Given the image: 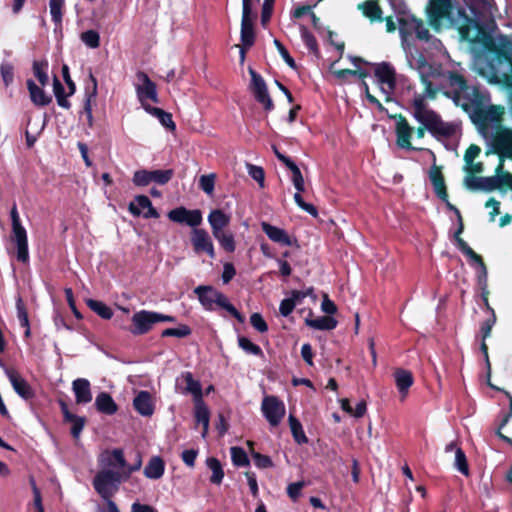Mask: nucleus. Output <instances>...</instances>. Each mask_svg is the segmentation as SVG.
I'll return each mask as SVG.
<instances>
[{
  "label": "nucleus",
  "mask_w": 512,
  "mask_h": 512,
  "mask_svg": "<svg viewBox=\"0 0 512 512\" xmlns=\"http://www.w3.org/2000/svg\"><path fill=\"white\" fill-rule=\"evenodd\" d=\"M454 466L463 475L467 476L469 474L467 458L461 448H456Z\"/></svg>",
  "instance_id": "obj_50"
},
{
  "label": "nucleus",
  "mask_w": 512,
  "mask_h": 512,
  "mask_svg": "<svg viewBox=\"0 0 512 512\" xmlns=\"http://www.w3.org/2000/svg\"><path fill=\"white\" fill-rule=\"evenodd\" d=\"M461 70L459 63H452L450 71L447 73L442 71V75L434 80L440 86L437 94L445 87L441 82V78H445L447 87L452 90V98L456 105L461 106L467 112H483L485 108H488L487 112L491 118L498 119L504 113V108L489 106L488 93L475 86H468Z\"/></svg>",
  "instance_id": "obj_3"
},
{
  "label": "nucleus",
  "mask_w": 512,
  "mask_h": 512,
  "mask_svg": "<svg viewBox=\"0 0 512 512\" xmlns=\"http://www.w3.org/2000/svg\"><path fill=\"white\" fill-rule=\"evenodd\" d=\"M263 416L271 426H278L285 416V405L276 396H266L262 400Z\"/></svg>",
  "instance_id": "obj_13"
},
{
  "label": "nucleus",
  "mask_w": 512,
  "mask_h": 512,
  "mask_svg": "<svg viewBox=\"0 0 512 512\" xmlns=\"http://www.w3.org/2000/svg\"><path fill=\"white\" fill-rule=\"evenodd\" d=\"M71 424V434L74 438H79L84 425H85V418L81 416H73L70 420L67 421Z\"/></svg>",
  "instance_id": "obj_53"
},
{
  "label": "nucleus",
  "mask_w": 512,
  "mask_h": 512,
  "mask_svg": "<svg viewBox=\"0 0 512 512\" xmlns=\"http://www.w3.org/2000/svg\"><path fill=\"white\" fill-rule=\"evenodd\" d=\"M64 7L65 0H49L50 15L56 28L62 26Z\"/></svg>",
  "instance_id": "obj_37"
},
{
  "label": "nucleus",
  "mask_w": 512,
  "mask_h": 512,
  "mask_svg": "<svg viewBox=\"0 0 512 512\" xmlns=\"http://www.w3.org/2000/svg\"><path fill=\"white\" fill-rule=\"evenodd\" d=\"M487 144L491 151L499 155L500 163L497 166V171H502L504 168V159L512 160V129L499 127L491 137L487 139Z\"/></svg>",
  "instance_id": "obj_8"
},
{
  "label": "nucleus",
  "mask_w": 512,
  "mask_h": 512,
  "mask_svg": "<svg viewBox=\"0 0 512 512\" xmlns=\"http://www.w3.org/2000/svg\"><path fill=\"white\" fill-rule=\"evenodd\" d=\"M215 175H202L199 179L200 188L208 195H211L214 191Z\"/></svg>",
  "instance_id": "obj_55"
},
{
  "label": "nucleus",
  "mask_w": 512,
  "mask_h": 512,
  "mask_svg": "<svg viewBox=\"0 0 512 512\" xmlns=\"http://www.w3.org/2000/svg\"><path fill=\"white\" fill-rule=\"evenodd\" d=\"M251 75V90L254 94L257 102L263 105L264 109L267 111H271L274 108L273 101L268 93V89L264 79L256 73L254 70L250 69Z\"/></svg>",
  "instance_id": "obj_15"
},
{
  "label": "nucleus",
  "mask_w": 512,
  "mask_h": 512,
  "mask_svg": "<svg viewBox=\"0 0 512 512\" xmlns=\"http://www.w3.org/2000/svg\"><path fill=\"white\" fill-rule=\"evenodd\" d=\"M214 238L219 242L221 247L227 252H234L236 249L234 236L232 233L221 232L214 236Z\"/></svg>",
  "instance_id": "obj_45"
},
{
  "label": "nucleus",
  "mask_w": 512,
  "mask_h": 512,
  "mask_svg": "<svg viewBox=\"0 0 512 512\" xmlns=\"http://www.w3.org/2000/svg\"><path fill=\"white\" fill-rule=\"evenodd\" d=\"M261 228L271 241L283 246L292 245L291 238L284 229L273 226L267 222H262Z\"/></svg>",
  "instance_id": "obj_25"
},
{
  "label": "nucleus",
  "mask_w": 512,
  "mask_h": 512,
  "mask_svg": "<svg viewBox=\"0 0 512 512\" xmlns=\"http://www.w3.org/2000/svg\"><path fill=\"white\" fill-rule=\"evenodd\" d=\"M275 0H264L262 4V12H261V23L265 26L272 15V10L274 6Z\"/></svg>",
  "instance_id": "obj_59"
},
{
  "label": "nucleus",
  "mask_w": 512,
  "mask_h": 512,
  "mask_svg": "<svg viewBox=\"0 0 512 512\" xmlns=\"http://www.w3.org/2000/svg\"><path fill=\"white\" fill-rule=\"evenodd\" d=\"M247 170L249 176L258 182L260 187H264L265 174L263 168L253 164H248Z\"/></svg>",
  "instance_id": "obj_54"
},
{
  "label": "nucleus",
  "mask_w": 512,
  "mask_h": 512,
  "mask_svg": "<svg viewBox=\"0 0 512 512\" xmlns=\"http://www.w3.org/2000/svg\"><path fill=\"white\" fill-rule=\"evenodd\" d=\"M254 30L252 22V1L242 0V19H241V42L240 49L241 60H244L245 50L254 44Z\"/></svg>",
  "instance_id": "obj_10"
},
{
  "label": "nucleus",
  "mask_w": 512,
  "mask_h": 512,
  "mask_svg": "<svg viewBox=\"0 0 512 512\" xmlns=\"http://www.w3.org/2000/svg\"><path fill=\"white\" fill-rule=\"evenodd\" d=\"M188 215V209L185 207H178L168 212V218L175 223H184L185 216Z\"/></svg>",
  "instance_id": "obj_58"
},
{
  "label": "nucleus",
  "mask_w": 512,
  "mask_h": 512,
  "mask_svg": "<svg viewBox=\"0 0 512 512\" xmlns=\"http://www.w3.org/2000/svg\"><path fill=\"white\" fill-rule=\"evenodd\" d=\"M289 426L291 429L292 436L298 444H305L308 442V438L305 435L302 424L293 415L289 416Z\"/></svg>",
  "instance_id": "obj_40"
},
{
  "label": "nucleus",
  "mask_w": 512,
  "mask_h": 512,
  "mask_svg": "<svg viewBox=\"0 0 512 512\" xmlns=\"http://www.w3.org/2000/svg\"><path fill=\"white\" fill-rule=\"evenodd\" d=\"M47 68H48L47 62L35 61L33 63V73L43 87H45L49 82V78L47 75Z\"/></svg>",
  "instance_id": "obj_46"
},
{
  "label": "nucleus",
  "mask_w": 512,
  "mask_h": 512,
  "mask_svg": "<svg viewBox=\"0 0 512 512\" xmlns=\"http://www.w3.org/2000/svg\"><path fill=\"white\" fill-rule=\"evenodd\" d=\"M252 457H253L255 465L259 468H269L273 465L270 457H268L266 455H262L258 452H254V453H252Z\"/></svg>",
  "instance_id": "obj_63"
},
{
  "label": "nucleus",
  "mask_w": 512,
  "mask_h": 512,
  "mask_svg": "<svg viewBox=\"0 0 512 512\" xmlns=\"http://www.w3.org/2000/svg\"><path fill=\"white\" fill-rule=\"evenodd\" d=\"M274 45L276 46L278 52L282 56L283 60L286 62L288 66L291 68H295L296 64L294 59L290 56L287 49L284 47V45L277 39H274Z\"/></svg>",
  "instance_id": "obj_60"
},
{
  "label": "nucleus",
  "mask_w": 512,
  "mask_h": 512,
  "mask_svg": "<svg viewBox=\"0 0 512 512\" xmlns=\"http://www.w3.org/2000/svg\"><path fill=\"white\" fill-rule=\"evenodd\" d=\"M455 243L457 248L469 258L470 265L475 268L478 285L481 290H485L487 288L488 275L482 258L458 235H455Z\"/></svg>",
  "instance_id": "obj_11"
},
{
  "label": "nucleus",
  "mask_w": 512,
  "mask_h": 512,
  "mask_svg": "<svg viewBox=\"0 0 512 512\" xmlns=\"http://www.w3.org/2000/svg\"><path fill=\"white\" fill-rule=\"evenodd\" d=\"M499 179L491 177L466 176L464 178V186L471 191L491 192L498 189Z\"/></svg>",
  "instance_id": "obj_19"
},
{
  "label": "nucleus",
  "mask_w": 512,
  "mask_h": 512,
  "mask_svg": "<svg viewBox=\"0 0 512 512\" xmlns=\"http://www.w3.org/2000/svg\"><path fill=\"white\" fill-rule=\"evenodd\" d=\"M173 176V170H137L133 175V183L136 186L144 187L149 185L151 182H155L160 185L168 183Z\"/></svg>",
  "instance_id": "obj_14"
},
{
  "label": "nucleus",
  "mask_w": 512,
  "mask_h": 512,
  "mask_svg": "<svg viewBox=\"0 0 512 512\" xmlns=\"http://www.w3.org/2000/svg\"><path fill=\"white\" fill-rule=\"evenodd\" d=\"M165 471V464L161 457L153 456L144 468V475L153 480L161 478Z\"/></svg>",
  "instance_id": "obj_30"
},
{
  "label": "nucleus",
  "mask_w": 512,
  "mask_h": 512,
  "mask_svg": "<svg viewBox=\"0 0 512 512\" xmlns=\"http://www.w3.org/2000/svg\"><path fill=\"white\" fill-rule=\"evenodd\" d=\"M413 133L414 128L409 125L408 121L404 117L399 116L396 120L397 144L401 148L414 150L415 148L411 145Z\"/></svg>",
  "instance_id": "obj_22"
},
{
  "label": "nucleus",
  "mask_w": 512,
  "mask_h": 512,
  "mask_svg": "<svg viewBox=\"0 0 512 512\" xmlns=\"http://www.w3.org/2000/svg\"><path fill=\"white\" fill-rule=\"evenodd\" d=\"M26 84L34 105L43 107L51 103L52 97L44 91L42 85L38 86L32 79H28Z\"/></svg>",
  "instance_id": "obj_26"
},
{
  "label": "nucleus",
  "mask_w": 512,
  "mask_h": 512,
  "mask_svg": "<svg viewBox=\"0 0 512 512\" xmlns=\"http://www.w3.org/2000/svg\"><path fill=\"white\" fill-rule=\"evenodd\" d=\"M305 486L303 481L290 483L287 487V494L292 500H296L301 493L302 488Z\"/></svg>",
  "instance_id": "obj_64"
},
{
  "label": "nucleus",
  "mask_w": 512,
  "mask_h": 512,
  "mask_svg": "<svg viewBox=\"0 0 512 512\" xmlns=\"http://www.w3.org/2000/svg\"><path fill=\"white\" fill-rule=\"evenodd\" d=\"M134 409L144 417H150L154 413V402L148 391H140L133 400Z\"/></svg>",
  "instance_id": "obj_24"
},
{
  "label": "nucleus",
  "mask_w": 512,
  "mask_h": 512,
  "mask_svg": "<svg viewBox=\"0 0 512 512\" xmlns=\"http://www.w3.org/2000/svg\"><path fill=\"white\" fill-rule=\"evenodd\" d=\"M146 112L154 117H156L162 126L169 129L170 131H174L176 129V125L172 119V115L161 108L157 107H146Z\"/></svg>",
  "instance_id": "obj_36"
},
{
  "label": "nucleus",
  "mask_w": 512,
  "mask_h": 512,
  "mask_svg": "<svg viewBox=\"0 0 512 512\" xmlns=\"http://www.w3.org/2000/svg\"><path fill=\"white\" fill-rule=\"evenodd\" d=\"M180 378L186 383V387L184 389L185 393L192 394L195 398V401H198V399H202L201 384L199 381L193 378L191 372L187 371L182 373Z\"/></svg>",
  "instance_id": "obj_32"
},
{
  "label": "nucleus",
  "mask_w": 512,
  "mask_h": 512,
  "mask_svg": "<svg viewBox=\"0 0 512 512\" xmlns=\"http://www.w3.org/2000/svg\"><path fill=\"white\" fill-rule=\"evenodd\" d=\"M87 305L103 319H110L113 316L112 309L101 301L89 299L87 301Z\"/></svg>",
  "instance_id": "obj_41"
},
{
  "label": "nucleus",
  "mask_w": 512,
  "mask_h": 512,
  "mask_svg": "<svg viewBox=\"0 0 512 512\" xmlns=\"http://www.w3.org/2000/svg\"><path fill=\"white\" fill-rule=\"evenodd\" d=\"M394 379L396 387L401 394L402 399H404L407 394L409 388L412 386L414 379L413 375L410 371L405 369H397L394 372Z\"/></svg>",
  "instance_id": "obj_29"
},
{
  "label": "nucleus",
  "mask_w": 512,
  "mask_h": 512,
  "mask_svg": "<svg viewBox=\"0 0 512 512\" xmlns=\"http://www.w3.org/2000/svg\"><path fill=\"white\" fill-rule=\"evenodd\" d=\"M231 459L235 466L244 467L249 464L246 452L240 447H232L230 449Z\"/></svg>",
  "instance_id": "obj_48"
},
{
  "label": "nucleus",
  "mask_w": 512,
  "mask_h": 512,
  "mask_svg": "<svg viewBox=\"0 0 512 512\" xmlns=\"http://www.w3.org/2000/svg\"><path fill=\"white\" fill-rule=\"evenodd\" d=\"M138 84H136V94L139 102L143 109L146 111V107H152L148 104V100L153 103H158L157 87L154 82L144 72L137 73Z\"/></svg>",
  "instance_id": "obj_12"
},
{
  "label": "nucleus",
  "mask_w": 512,
  "mask_h": 512,
  "mask_svg": "<svg viewBox=\"0 0 512 512\" xmlns=\"http://www.w3.org/2000/svg\"><path fill=\"white\" fill-rule=\"evenodd\" d=\"M352 63L357 66L359 63L368 64L359 57H351ZM374 68V76L381 91L390 96L393 94L396 85V72L394 67L388 62L369 63Z\"/></svg>",
  "instance_id": "obj_6"
},
{
  "label": "nucleus",
  "mask_w": 512,
  "mask_h": 512,
  "mask_svg": "<svg viewBox=\"0 0 512 512\" xmlns=\"http://www.w3.org/2000/svg\"><path fill=\"white\" fill-rule=\"evenodd\" d=\"M125 480L120 471L102 469L93 478V487L103 500H108L118 491L120 483Z\"/></svg>",
  "instance_id": "obj_7"
},
{
  "label": "nucleus",
  "mask_w": 512,
  "mask_h": 512,
  "mask_svg": "<svg viewBox=\"0 0 512 512\" xmlns=\"http://www.w3.org/2000/svg\"><path fill=\"white\" fill-rule=\"evenodd\" d=\"M363 14L371 21L382 20V10L375 0H367L358 5Z\"/></svg>",
  "instance_id": "obj_33"
},
{
  "label": "nucleus",
  "mask_w": 512,
  "mask_h": 512,
  "mask_svg": "<svg viewBox=\"0 0 512 512\" xmlns=\"http://www.w3.org/2000/svg\"><path fill=\"white\" fill-rule=\"evenodd\" d=\"M429 24L439 30L446 20L451 26L458 29L463 40L474 41L479 33V22L482 19L493 16L491 0H471L470 10L473 18L466 15L465 11L452 4V0H429L426 8Z\"/></svg>",
  "instance_id": "obj_2"
},
{
  "label": "nucleus",
  "mask_w": 512,
  "mask_h": 512,
  "mask_svg": "<svg viewBox=\"0 0 512 512\" xmlns=\"http://www.w3.org/2000/svg\"><path fill=\"white\" fill-rule=\"evenodd\" d=\"M502 171L498 172L496 170V175H494V178L499 179L498 183V189H501L503 186L508 187L510 190H512V174L511 173H502Z\"/></svg>",
  "instance_id": "obj_62"
},
{
  "label": "nucleus",
  "mask_w": 512,
  "mask_h": 512,
  "mask_svg": "<svg viewBox=\"0 0 512 512\" xmlns=\"http://www.w3.org/2000/svg\"><path fill=\"white\" fill-rule=\"evenodd\" d=\"M398 24L408 65L417 71L422 85V89L418 90L415 86L408 84L402 91V99L407 104L411 115L431 132L447 135L452 132L453 126L444 124L428 105L429 101L436 99L437 92L440 90V86L434 80L442 75V68L428 63L425 56L407 40L412 33L423 41H429L432 37L423 22L411 14L403 13L399 16Z\"/></svg>",
  "instance_id": "obj_1"
},
{
  "label": "nucleus",
  "mask_w": 512,
  "mask_h": 512,
  "mask_svg": "<svg viewBox=\"0 0 512 512\" xmlns=\"http://www.w3.org/2000/svg\"><path fill=\"white\" fill-rule=\"evenodd\" d=\"M194 293L205 310L214 311L216 308H221L236 318L239 323L244 322V317L230 303L227 296L214 287L200 285L194 289Z\"/></svg>",
  "instance_id": "obj_4"
},
{
  "label": "nucleus",
  "mask_w": 512,
  "mask_h": 512,
  "mask_svg": "<svg viewBox=\"0 0 512 512\" xmlns=\"http://www.w3.org/2000/svg\"><path fill=\"white\" fill-rule=\"evenodd\" d=\"M103 469H112L122 472L126 468V460L122 449L116 448L111 451H104L99 458Z\"/></svg>",
  "instance_id": "obj_17"
},
{
  "label": "nucleus",
  "mask_w": 512,
  "mask_h": 512,
  "mask_svg": "<svg viewBox=\"0 0 512 512\" xmlns=\"http://www.w3.org/2000/svg\"><path fill=\"white\" fill-rule=\"evenodd\" d=\"M207 220L211 226L213 236H217V234L224 232L223 229L229 225L230 216L220 209H214L208 215Z\"/></svg>",
  "instance_id": "obj_27"
},
{
  "label": "nucleus",
  "mask_w": 512,
  "mask_h": 512,
  "mask_svg": "<svg viewBox=\"0 0 512 512\" xmlns=\"http://www.w3.org/2000/svg\"><path fill=\"white\" fill-rule=\"evenodd\" d=\"M207 467L211 470L212 475L210 477V481L213 484H221L224 478V471L220 461L214 457L207 458L206 460Z\"/></svg>",
  "instance_id": "obj_39"
},
{
  "label": "nucleus",
  "mask_w": 512,
  "mask_h": 512,
  "mask_svg": "<svg viewBox=\"0 0 512 512\" xmlns=\"http://www.w3.org/2000/svg\"><path fill=\"white\" fill-rule=\"evenodd\" d=\"M272 149L276 155V157L291 171V181L296 189V193L294 194V201L298 205L299 208L307 212L313 217L318 216V211L316 207L310 203H306L301 193L305 191V182L302 176V173L299 167L287 156L279 152L276 146H272Z\"/></svg>",
  "instance_id": "obj_5"
},
{
  "label": "nucleus",
  "mask_w": 512,
  "mask_h": 512,
  "mask_svg": "<svg viewBox=\"0 0 512 512\" xmlns=\"http://www.w3.org/2000/svg\"><path fill=\"white\" fill-rule=\"evenodd\" d=\"M191 241L196 252H206L211 258L215 257L214 245L206 230L193 229Z\"/></svg>",
  "instance_id": "obj_21"
},
{
  "label": "nucleus",
  "mask_w": 512,
  "mask_h": 512,
  "mask_svg": "<svg viewBox=\"0 0 512 512\" xmlns=\"http://www.w3.org/2000/svg\"><path fill=\"white\" fill-rule=\"evenodd\" d=\"M296 306L294 299L285 298L281 301L279 306L280 314L284 317L289 316Z\"/></svg>",
  "instance_id": "obj_61"
},
{
  "label": "nucleus",
  "mask_w": 512,
  "mask_h": 512,
  "mask_svg": "<svg viewBox=\"0 0 512 512\" xmlns=\"http://www.w3.org/2000/svg\"><path fill=\"white\" fill-rule=\"evenodd\" d=\"M10 217L12 222L11 239L16 246V258L22 263H27L29 261L27 232L21 224L16 204L13 205L10 211Z\"/></svg>",
  "instance_id": "obj_9"
},
{
  "label": "nucleus",
  "mask_w": 512,
  "mask_h": 512,
  "mask_svg": "<svg viewBox=\"0 0 512 512\" xmlns=\"http://www.w3.org/2000/svg\"><path fill=\"white\" fill-rule=\"evenodd\" d=\"M89 78L92 83L91 91L86 92V101H85V112L87 113V117L89 122L92 121V108H91V99L95 98L97 95V80L96 78L90 74Z\"/></svg>",
  "instance_id": "obj_47"
},
{
  "label": "nucleus",
  "mask_w": 512,
  "mask_h": 512,
  "mask_svg": "<svg viewBox=\"0 0 512 512\" xmlns=\"http://www.w3.org/2000/svg\"><path fill=\"white\" fill-rule=\"evenodd\" d=\"M0 72L2 76V80L4 82L5 87H8L12 84L14 80V67L12 64L8 62H4L1 64Z\"/></svg>",
  "instance_id": "obj_52"
},
{
  "label": "nucleus",
  "mask_w": 512,
  "mask_h": 512,
  "mask_svg": "<svg viewBox=\"0 0 512 512\" xmlns=\"http://www.w3.org/2000/svg\"><path fill=\"white\" fill-rule=\"evenodd\" d=\"M202 222V214L198 209L188 210V215L184 218V223L194 229L199 226Z\"/></svg>",
  "instance_id": "obj_56"
},
{
  "label": "nucleus",
  "mask_w": 512,
  "mask_h": 512,
  "mask_svg": "<svg viewBox=\"0 0 512 512\" xmlns=\"http://www.w3.org/2000/svg\"><path fill=\"white\" fill-rule=\"evenodd\" d=\"M299 30H300L301 38H302L303 42L305 43V45L307 46V48L312 53H317L318 52V44H317L315 37L312 35V33H310L308 31V29L302 24L299 25Z\"/></svg>",
  "instance_id": "obj_49"
},
{
  "label": "nucleus",
  "mask_w": 512,
  "mask_h": 512,
  "mask_svg": "<svg viewBox=\"0 0 512 512\" xmlns=\"http://www.w3.org/2000/svg\"><path fill=\"white\" fill-rule=\"evenodd\" d=\"M80 40L90 49H96L100 46V35L95 30H86L80 34Z\"/></svg>",
  "instance_id": "obj_43"
},
{
  "label": "nucleus",
  "mask_w": 512,
  "mask_h": 512,
  "mask_svg": "<svg viewBox=\"0 0 512 512\" xmlns=\"http://www.w3.org/2000/svg\"><path fill=\"white\" fill-rule=\"evenodd\" d=\"M250 323L254 329L260 333H264L268 330V325L264 318L259 313H253L250 317Z\"/></svg>",
  "instance_id": "obj_57"
},
{
  "label": "nucleus",
  "mask_w": 512,
  "mask_h": 512,
  "mask_svg": "<svg viewBox=\"0 0 512 512\" xmlns=\"http://www.w3.org/2000/svg\"><path fill=\"white\" fill-rule=\"evenodd\" d=\"M94 404L97 411L105 415H114L118 410L116 402L107 392H100L96 396Z\"/></svg>",
  "instance_id": "obj_28"
},
{
  "label": "nucleus",
  "mask_w": 512,
  "mask_h": 512,
  "mask_svg": "<svg viewBox=\"0 0 512 512\" xmlns=\"http://www.w3.org/2000/svg\"><path fill=\"white\" fill-rule=\"evenodd\" d=\"M430 180L432 182L437 197L439 199H445L447 197V191L444 182V177L438 168L431 169Z\"/></svg>",
  "instance_id": "obj_34"
},
{
  "label": "nucleus",
  "mask_w": 512,
  "mask_h": 512,
  "mask_svg": "<svg viewBox=\"0 0 512 512\" xmlns=\"http://www.w3.org/2000/svg\"><path fill=\"white\" fill-rule=\"evenodd\" d=\"M440 118V120L444 123V124H450L453 126V130L451 133L447 134V135H444V134H440V133H433L431 132L424 124H422L421 122H419L415 117L414 119L420 124L422 125L423 127H419L415 133L417 135L418 138H423L424 135H425V130H427L429 133H431L434 137L440 139V138H448V137H452L453 135L456 134L457 130H458V125L456 123H453V122H445L442 120L441 116L436 112L434 111Z\"/></svg>",
  "instance_id": "obj_42"
},
{
  "label": "nucleus",
  "mask_w": 512,
  "mask_h": 512,
  "mask_svg": "<svg viewBox=\"0 0 512 512\" xmlns=\"http://www.w3.org/2000/svg\"><path fill=\"white\" fill-rule=\"evenodd\" d=\"M191 334V329L189 326L182 324L176 328H167L162 331L163 337H177L184 338Z\"/></svg>",
  "instance_id": "obj_51"
},
{
  "label": "nucleus",
  "mask_w": 512,
  "mask_h": 512,
  "mask_svg": "<svg viewBox=\"0 0 512 512\" xmlns=\"http://www.w3.org/2000/svg\"><path fill=\"white\" fill-rule=\"evenodd\" d=\"M307 326L316 330H333L337 326V321L330 316H320L315 319L306 318Z\"/></svg>",
  "instance_id": "obj_35"
},
{
  "label": "nucleus",
  "mask_w": 512,
  "mask_h": 512,
  "mask_svg": "<svg viewBox=\"0 0 512 512\" xmlns=\"http://www.w3.org/2000/svg\"><path fill=\"white\" fill-rule=\"evenodd\" d=\"M195 419L198 424H202V436L205 437L209 428L210 412L202 399L195 401Z\"/></svg>",
  "instance_id": "obj_31"
},
{
  "label": "nucleus",
  "mask_w": 512,
  "mask_h": 512,
  "mask_svg": "<svg viewBox=\"0 0 512 512\" xmlns=\"http://www.w3.org/2000/svg\"><path fill=\"white\" fill-rule=\"evenodd\" d=\"M155 316V311L141 310L134 313L131 318L132 328L130 332L133 335H143L148 333L157 323Z\"/></svg>",
  "instance_id": "obj_16"
},
{
  "label": "nucleus",
  "mask_w": 512,
  "mask_h": 512,
  "mask_svg": "<svg viewBox=\"0 0 512 512\" xmlns=\"http://www.w3.org/2000/svg\"><path fill=\"white\" fill-rule=\"evenodd\" d=\"M72 391L77 404H87L92 401L91 385L88 379H75L72 382Z\"/></svg>",
  "instance_id": "obj_23"
},
{
  "label": "nucleus",
  "mask_w": 512,
  "mask_h": 512,
  "mask_svg": "<svg viewBox=\"0 0 512 512\" xmlns=\"http://www.w3.org/2000/svg\"><path fill=\"white\" fill-rule=\"evenodd\" d=\"M6 375L14 391L24 400L34 397V391L30 384L15 370L6 369Z\"/></svg>",
  "instance_id": "obj_20"
},
{
  "label": "nucleus",
  "mask_w": 512,
  "mask_h": 512,
  "mask_svg": "<svg viewBox=\"0 0 512 512\" xmlns=\"http://www.w3.org/2000/svg\"><path fill=\"white\" fill-rule=\"evenodd\" d=\"M239 347L247 354L262 356L263 352L259 345L253 343L250 339L241 336L238 338Z\"/></svg>",
  "instance_id": "obj_44"
},
{
  "label": "nucleus",
  "mask_w": 512,
  "mask_h": 512,
  "mask_svg": "<svg viewBox=\"0 0 512 512\" xmlns=\"http://www.w3.org/2000/svg\"><path fill=\"white\" fill-rule=\"evenodd\" d=\"M130 213L134 216L143 215L144 218H158L159 213L153 207L150 199L145 195H138L129 203Z\"/></svg>",
  "instance_id": "obj_18"
},
{
  "label": "nucleus",
  "mask_w": 512,
  "mask_h": 512,
  "mask_svg": "<svg viewBox=\"0 0 512 512\" xmlns=\"http://www.w3.org/2000/svg\"><path fill=\"white\" fill-rule=\"evenodd\" d=\"M482 294H483V301L487 307V310L491 312V317L488 318L487 320H485L481 326L482 338H483V340H486V338H488L491 334L492 327L494 326V324L496 322V316H495L494 310L489 306V303H488L487 288L485 290H482Z\"/></svg>",
  "instance_id": "obj_38"
}]
</instances>
